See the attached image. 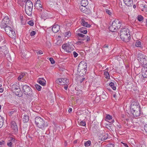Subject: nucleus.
Returning a JSON list of instances; mask_svg holds the SVG:
<instances>
[{
	"instance_id": "6",
	"label": "nucleus",
	"mask_w": 147,
	"mask_h": 147,
	"mask_svg": "<svg viewBox=\"0 0 147 147\" xmlns=\"http://www.w3.org/2000/svg\"><path fill=\"white\" fill-rule=\"evenodd\" d=\"M137 59L140 63L143 65H146L147 63V60L146 57L144 53L141 51L138 52L137 55Z\"/></svg>"
},
{
	"instance_id": "36",
	"label": "nucleus",
	"mask_w": 147,
	"mask_h": 147,
	"mask_svg": "<svg viewBox=\"0 0 147 147\" xmlns=\"http://www.w3.org/2000/svg\"><path fill=\"white\" fill-rule=\"evenodd\" d=\"M64 35L65 37H67L68 38L71 35V33L69 31L67 32H65Z\"/></svg>"
},
{
	"instance_id": "4",
	"label": "nucleus",
	"mask_w": 147,
	"mask_h": 147,
	"mask_svg": "<svg viewBox=\"0 0 147 147\" xmlns=\"http://www.w3.org/2000/svg\"><path fill=\"white\" fill-rule=\"evenodd\" d=\"M130 36L129 34V30L127 28H123L121 29L120 32V37L123 41L126 42L129 40Z\"/></svg>"
},
{
	"instance_id": "57",
	"label": "nucleus",
	"mask_w": 147,
	"mask_h": 147,
	"mask_svg": "<svg viewBox=\"0 0 147 147\" xmlns=\"http://www.w3.org/2000/svg\"><path fill=\"white\" fill-rule=\"evenodd\" d=\"M4 37L2 36H0V42L3 40Z\"/></svg>"
},
{
	"instance_id": "9",
	"label": "nucleus",
	"mask_w": 147,
	"mask_h": 147,
	"mask_svg": "<svg viewBox=\"0 0 147 147\" xmlns=\"http://www.w3.org/2000/svg\"><path fill=\"white\" fill-rule=\"evenodd\" d=\"M7 50V48L5 45L0 47V57H3L6 56L8 53V51Z\"/></svg>"
},
{
	"instance_id": "3",
	"label": "nucleus",
	"mask_w": 147,
	"mask_h": 147,
	"mask_svg": "<svg viewBox=\"0 0 147 147\" xmlns=\"http://www.w3.org/2000/svg\"><path fill=\"white\" fill-rule=\"evenodd\" d=\"M35 122L38 127L43 130L45 129L48 126L47 122L39 117H37L35 118Z\"/></svg>"
},
{
	"instance_id": "31",
	"label": "nucleus",
	"mask_w": 147,
	"mask_h": 147,
	"mask_svg": "<svg viewBox=\"0 0 147 147\" xmlns=\"http://www.w3.org/2000/svg\"><path fill=\"white\" fill-rule=\"evenodd\" d=\"M108 138V135L107 134H106L103 136L101 138H100V139L102 141H104L107 140Z\"/></svg>"
},
{
	"instance_id": "34",
	"label": "nucleus",
	"mask_w": 147,
	"mask_h": 147,
	"mask_svg": "<svg viewBox=\"0 0 147 147\" xmlns=\"http://www.w3.org/2000/svg\"><path fill=\"white\" fill-rule=\"evenodd\" d=\"M109 85L111 87L113 90H115L116 89V87L114 86V84L113 83L111 82L109 84Z\"/></svg>"
},
{
	"instance_id": "32",
	"label": "nucleus",
	"mask_w": 147,
	"mask_h": 147,
	"mask_svg": "<svg viewBox=\"0 0 147 147\" xmlns=\"http://www.w3.org/2000/svg\"><path fill=\"white\" fill-rule=\"evenodd\" d=\"M3 119L0 115V128H1L3 125Z\"/></svg>"
},
{
	"instance_id": "24",
	"label": "nucleus",
	"mask_w": 147,
	"mask_h": 147,
	"mask_svg": "<svg viewBox=\"0 0 147 147\" xmlns=\"http://www.w3.org/2000/svg\"><path fill=\"white\" fill-rule=\"evenodd\" d=\"M125 4L128 6H131L133 3V0H123Z\"/></svg>"
},
{
	"instance_id": "28",
	"label": "nucleus",
	"mask_w": 147,
	"mask_h": 147,
	"mask_svg": "<svg viewBox=\"0 0 147 147\" xmlns=\"http://www.w3.org/2000/svg\"><path fill=\"white\" fill-rule=\"evenodd\" d=\"M81 24L83 26L87 27H90V25L88 24L87 22H86L84 20H82Z\"/></svg>"
},
{
	"instance_id": "58",
	"label": "nucleus",
	"mask_w": 147,
	"mask_h": 147,
	"mask_svg": "<svg viewBox=\"0 0 147 147\" xmlns=\"http://www.w3.org/2000/svg\"><path fill=\"white\" fill-rule=\"evenodd\" d=\"M144 130L146 131V132L147 133V124H146L145 125L144 127Z\"/></svg>"
},
{
	"instance_id": "5",
	"label": "nucleus",
	"mask_w": 147,
	"mask_h": 147,
	"mask_svg": "<svg viewBox=\"0 0 147 147\" xmlns=\"http://www.w3.org/2000/svg\"><path fill=\"white\" fill-rule=\"evenodd\" d=\"M121 25V23L118 20H115L112 25L109 27V30L111 32H115L120 28Z\"/></svg>"
},
{
	"instance_id": "8",
	"label": "nucleus",
	"mask_w": 147,
	"mask_h": 147,
	"mask_svg": "<svg viewBox=\"0 0 147 147\" xmlns=\"http://www.w3.org/2000/svg\"><path fill=\"white\" fill-rule=\"evenodd\" d=\"M71 42H68L62 45V48L64 51L68 53H70L74 49V47L72 45H70Z\"/></svg>"
},
{
	"instance_id": "25",
	"label": "nucleus",
	"mask_w": 147,
	"mask_h": 147,
	"mask_svg": "<svg viewBox=\"0 0 147 147\" xmlns=\"http://www.w3.org/2000/svg\"><path fill=\"white\" fill-rule=\"evenodd\" d=\"M41 2L39 0H37L36 1V3L35 4V5L36 7H39V9L41 11H42L41 9H40V8L41 9L42 8V6L41 4Z\"/></svg>"
},
{
	"instance_id": "59",
	"label": "nucleus",
	"mask_w": 147,
	"mask_h": 147,
	"mask_svg": "<svg viewBox=\"0 0 147 147\" xmlns=\"http://www.w3.org/2000/svg\"><path fill=\"white\" fill-rule=\"evenodd\" d=\"M64 85L65 86L64 87V88L65 89V90H67V88L68 87V85H67V84L66 85Z\"/></svg>"
},
{
	"instance_id": "47",
	"label": "nucleus",
	"mask_w": 147,
	"mask_h": 147,
	"mask_svg": "<svg viewBox=\"0 0 147 147\" xmlns=\"http://www.w3.org/2000/svg\"><path fill=\"white\" fill-rule=\"evenodd\" d=\"M80 124L81 126H85L86 125V123L85 121H82L80 122Z\"/></svg>"
},
{
	"instance_id": "64",
	"label": "nucleus",
	"mask_w": 147,
	"mask_h": 147,
	"mask_svg": "<svg viewBox=\"0 0 147 147\" xmlns=\"http://www.w3.org/2000/svg\"><path fill=\"white\" fill-rule=\"evenodd\" d=\"M78 81H79L80 83H81L83 81L82 79H80V80H78Z\"/></svg>"
},
{
	"instance_id": "49",
	"label": "nucleus",
	"mask_w": 147,
	"mask_h": 147,
	"mask_svg": "<svg viewBox=\"0 0 147 147\" xmlns=\"http://www.w3.org/2000/svg\"><path fill=\"white\" fill-rule=\"evenodd\" d=\"M107 147H114V145L112 144H109L107 145Z\"/></svg>"
},
{
	"instance_id": "18",
	"label": "nucleus",
	"mask_w": 147,
	"mask_h": 147,
	"mask_svg": "<svg viewBox=\"0 0 147 147\" xmlns=\"http://www.w3.org/2000/svg\"><path fill=\"white\" fill-rule=\"evenodd\" d=\"M7 34L11 38H12L15 39L16 38V34L15 31L12 30L9 33Z\"/></svg>"
},
{
	"instance_id": "55",
	"label": "nucleus",
	"mask_w": 147,
	"mask_h": 147,
	"mask_svg": "<svg viewBox=\"0 0 147 147\" xmlns=\"http://www.w3.org/2000/svg\"><path fill=\"white\" fill-rule=\"evenodd\" d=\"M86 42L89 41L90 40V37H89V36H86Z\"/></svg>"
},
{
	"instance_id": "40",
	"label": "nucleus",
	"mask_w": 147,
	"mask_h": 147,
	"mask_svg": "<svg viewBox=\"0 0 147 147\" xmlns=\"http://www.w3.org/2000/svg\"><path fill=\"white\" fill-rule=\"evenodd\" d=\"M105 10L106 12V13L108 14L109 15H111L112 12L109 9H105Z\"/></svg>"
},
{
	"instance_id": "29",
	"label": "nucleus",
	"mask_w": 147,
	"mask_h": 147,
	"mask_svg": "<svg viewBox=\"0 0 147 147\" xmlns=\"http://www.w3.org/2000/svg\"><path fill=\"white\" fill-rule=\"evenodd\" d=\"M41 18H44V19L48 17L47 11H45L44 12H42L41 14Z\"/></svg>"
},
{
	"instance_id": "56",
	"label": "nucleus",
	"mask_w": 147,
	"mask_h": 147,
	"mask_svg": "<svg viewBox=\"0 0 147 147\" xmlns=\"http://www.w3.org/2000/svg\"><path fill=\"white\" fill-rule=\"evenodd\" d=\"M36 53H38L39 55H41L43 54L42 51L41 50H40L38 52Z\"/></svg>"
},
{
	"instance_id": "20",
	"label": "nucleus",
	"mask_w": 147,
	"mask_h": 147,
	"mask_svg": "<svg viewBox=\"0 0 147 147\" xmlns=\"http://www.w3.org/2000/svg\"><path fill=\"white\" fill-rule=\"evenodd\" d=\"M38 83L40 85L44 86L45 85L46 81L43 78H39L38 80Z\"/></svg>"
},
{
	"instance_id": "2",
	"label": "nucleus",
	"mask_w": 147,
	"mask_h": 147,
	"mask_svg": "<svg viewBox=\"0 0 147 147\" xmlns=\"http://www.w3.org/2000/svg\"><path fill=\"white\" fill-rule=\"evenodd\" d=\"M87 64L84 61H81L79 64L78 68V74L80 76H82L86 74L87 71Z\"/></svg>"
},
{
	"instance_id": "41",
	"label": "nucleus",
	"mask_w": 147,
	"mask_h": 147,
	"mask_svg": "<svg viewBox=\"0 0 147 147\" xmlns=\"http://www.w3.org/2000/svg\"><path fill=\"white\" fill-rule=\"evenodd\" d=\"M35 87L36 89L38 91H40L41 90V87L38 84H36L35 85Z\"/></svg>"
},
{
	"instance_id": "7",
	"label": "nucleus",
	"mask_w": 147,
	"mask_h": 147,
	"mask_svg": "<svg viewBox=\"0 0 147 147\" xmlns=\"http://www.w3.org/2000/svg\"><path fill=\"white\" fill-rule=\"evenodd\" d=\"M22 91L27 97H31L32 96L33 92L32 90L30 87L27 85H22Z\"/></svg>"
},
{
	"instance_id": "52",
	"label": "nucleus",
	"mask_w": 147,
	"mask_h": 147,
	"mask_svg": "<svg viewBox=\"0 0 147 147\" xmlns=\"http://www.w3.org/2000/svg\"><path fill=\"white\" fill-rule=\"evenodd\" d=\"M36 32L34 31H32L30 33V35L32 36H34Z\"/></svg>"
},
{
	"instance_id": "30",
	"label": "nucleus",
	"mask_w": 147,
	"mask_h": 147,
	"mask_svg": "<svg viewBox=\"0 0 147 147\" xmlns=\"http://www.w3.org/2000/svg\"><path fill=\"white\" fill-rule=\"evenodd\" d=\"M15 92H13L16 94L18 96H20L21 95V90L20 88L19 87L18 89H17L16 90H15Z\"/></svg>"
},
{
	"instance_id": "39",
	"label": "nucleus",
	"mask_w": 147,
	"mask_h": 147,
	"mask_svg": "<svg viewBox=\"0 0 147 147\" xmlns=\"http://www.w3.org/2000/svg\"><path fill=\"white\" fill-rule=\"evenodd\" d=\"M16 111L15 110L13 109L11 111L9 112V115L10 116H11L14 113H16Z\"/></svg>"
},
{
	"instance_id": "14",
	"label": "nucleus",
	"mask_w": 147,
	"mask_h": 147,
	"mask_svg": "<svg viewBox=\"0 0 147 147\" xmlns=\"http://www.w3.org/2000/svg\"><path fill=\"white\" fill-rule=\"evenodd\" d=\"M9 20L8 17H5L4 18L3 20L1 26H3V25H8Z\"/></svg>"
},
{
	"instance_id": "62",
	"label": "nucleus",
	"mask_w": 147,
	"mask_h": 147,
	"mask_svg": "<svg viewBox=\"0 0 147 147\" xmlns=\"http://www.w3.org/2000/svg\"><path fill=\"white\" fill-rule=\"evenodd\" d=\"M117 128H119V129L121 128V125L119 124V125H117Z\"/></svg>"
},
{
	"instance_id": "16",
	"label": "nucleus",
	"mask_w": 147,
	"mask_h": 147,
	"mask_svg": "<svg viewBox=\"0 0 147 147\" xmlns=\"http://www.w3.org/2000/svg\"><path fill=\"white\" fill-rule=\"evenodd\" d=\"M32 7H25V11L26 14L28 16L32 15Z\"/></svg>"
},
{
	"instance_id": "11",
	"label": "nucleus",
	"mask_w": 147,
	"mask_h": 147,
	"mask_svg": "<svg viewBox=\"0 0 147 147\" xmlns=\"http://www.w3.org/2000/svg\"><path fill=\"white\" fill-rule=\"evenodd\" d=\"M11 127L14 133H16L18 131V127L15 121H12L11 123Z\"/></svg>"
},
{
	"instance_id": "12",
	"label": "nucleus",
	"mask_w": 147,
	"mask_h": 147,
	"mask_svg": "<svg viewBox=\"0 0 147 147\" xmlns=\"http://www.w3.org/2000/svg\"><path fill=\"white\" fill-rule=\"evenodd\" d=\"M86 6H81L80 7V8L82 12L86 14H89L90 12V9L87 8Z\"/></svg>"
},
{
	"instance_id": "26",
	"label": "nucleus",
	"mask_w": 147,
	"mask_h": 147,
	"mask_svg": "<svg viewBox=\"0 0 147 147\" xmlns=\"http://www.w3.org/2000/svg\"><path fill=\"white\" fill-rule=\"evenodd\" d=\"M19 86L16 84H13L11 85V90L12 92H15V90L18 89Z\"/></svg>"
},
{
	"instance_id": "22",
	"label": "nucleus",
	"mask_w": 147,
	"mask_h": 147,
	"mask_svg": "<svg viewBox=\"0 0 147 147\" xmlns=\"http://www.w3.org/2000/svg\"><path fill=\"white\" fill-rule=\"evenodd\" d=\"M15 141V139L14 138L11 137L10 140L8 141V142L7 143V145L9 147H12V146L13 143H14Z\"/></svg>"
},
{
	"instance_id": "10",
	"label": "nucleus",
	"mask_w": 147,
	"mask_h": 147,
	"mask_svg": "<svg viewBox=\"0 0 147 147\" xmlns=\"http://www.w3.org/2000/svg\"><path fill=\"white\" fill-rule=\"evenodd\" d=\"M56 82L57 84L60 85H64L67 84L69 82V81L66 78H62L57 79Z\"/></svg>"
},
{
	"instance_id": "27",
	"label": "nucleus",
	"mask_w": 147,
	"mask_h": 147,
	"mask_svg": "<svg viewBox=\"0 0 147 147\" xmlns=\"http://www.w3.org/2000/svg\"><path fill=\"white\" fill-rule=\"evenodd\" d=\"M88 4V2L87 0H82L81 1V6H86Z\"/></svg>"
},
{
	"instance_id": "43",
	"label": "nucleus",
	"mask_w": 147,
	"mask_h": 147,
	"mask_svg": "<svg viewBox=\"0 0 147 147\" xmlns=\"http://www.w3.org/2000/svg\"><path fill=\"white\" fill-rule=\"evenodd\" d=\"M49 60L51 62V64H54L55 63V61L54 59L52 57L50 58L49 59Z\"/></svg>"
},
{
	"instance_id": "61",
	"label": "nucleus",
	"mask_w": 147,
	"mask_h": 147,
	"mask_svg": "<svg viewBox=\"0 0 147 147\" xmlns=\"http://www.w3.org/2000/svg\"><path fill=\"white\" fill-rule=\"evenodd\" d=\"M72 109L71 108H69V110H68V112H69V113H70V112H71L72 111Z\"/></svg>"
},
{
	"instance_id": "48",
	"label": "nucleus",
	"mask_w": 147,
	"mask_h": 147,
	"mask_svg": "<svg viewBox=\"0 0 147 147\" xmlns=\"http://www.w3.org/2000/svg\"><path fill=\"white\" fill-rule=\"evenodd\" d=\"M79 31L84 34H86L87 33V31L86 30H80Z\"/></svg>"
},
{
	"instance_id": "17",
	"label": "nucleus",
	"mask_w": 147,
	"mask_h": 147,
	"mask_svg": "<svg viewBox=\"0 0 147 147\" xmlns=\"http://www.w3.org/2000/svg\"><path fill=\"white\" fill-rule=\"evenodd\" d=\"M2 28L5 29V31L6 32L7 34L9 33V32L13 30L12 28L8 26V25L6 26L4 25L3 26H2Z\"/></svg>"
},
{
	"instance_id": "54",
	"label": "nucleus",
	"mask_w": 147,
	"mask_h": 147,
	"mask_svg": "<svg viewBox=\"0 0 147 147\" xmlns=\"http://www.w3.org/2000/svg\"><path fill=\"white\" fill-rule=\"evenodd\" d=\"M5 144V141L4 140H2L0 141V145H2L4 144Z\"/></svg>"
},
{
	"instance_id": "23",
	"label": "nucleus",
	"mask_w": 147,
	"mask_h": 147,
	"mask_svg": "<svg viewBox=\"0 0 147 147\" xmlns=\"http://www.w3.org/2000/svg\"><path fill=\"white\" fill-rule=\"evenodd\" d=\"M25 7H33V3L30 0H27L26 4L25 6Z\"/></svg>"
},
{
	"instance_id": "50",
	"label": "nucleus",
	"mask_w": 147,
	"mask_h": 147,
	"mask_svg": "<svg viewBox=\"0 0 147 147\" xmlns=\"http://www.w3.org/2000/svg\"><path fill=\"white\" fill-rule=\"evenodd\" d=\"M73 55L75 57H76L78 56V54L75 51H74L73 53Z\"/></svg>"
},
{
	"instance_id": "63",
	"label": "nucleus",
	"mask_w": 147,
	"mask_h": 147,
	"mask_svg": "<svg viewBox=\"0 0 147 147\" xmlns=\"http://www.w3.org/2000/svg\"><path fill=\"white\" fill-rule=\"evenodd\" d=\"M125 147H128V145L125 143H123Z\"/></svg>"
},
{
	"instance_id": "46",
	"label": "nucleus",
	"mask_w": 147,
	"mask_h": 147,
	"mask_svg": "<svg viewBox=\"0 0 147 147\" xmlns=\"http://www.w3.org/2000/svg\"><path fill=\"white\" fill-rule=\"evenodd\" d=\"M28 24L31 26H33L34 25V23L32 20H30L28 22Z\"/></svg>"
},
{
	"instance_id": "42",
	"label": "nucleus",
	"mask_w": 147,
	"mask_h": 147,
	"mask_svg": "<svg viewBox=\"0 0 147 147\" xmlns=\"http://www.w3.org/2000/svg\"><path fill=\"white\" fill-rule=\"evenodd\" d=\"M104 74L105 75V77L107 78H109V76L108 72L107 71L104 72Z\"/></svg>"
},
{
	"instance_id": "1",
	"label": "nucleus",
	"mask_w": 147,
	"mask_h": 147,
	"mask_svg": "<svg viewBox=\"0 0 147 147\" xmlns=\"http://www.w3.org/2000/svg\"><path fill=\"white\" fill-rule=\"evenodd\" d=\"M131 112L134 116L138 117L140 114V109L138 102H132L131 105Z\"/></svg>"
},
{
	"instance_id": "44",
	"label": "nucleus",
	"mask_w": 147,
	"mask_h": 147,
	"mask_svg": "<svg viewBox=\"0 0 147 147\" xmlns=\"http://www.w3.org/2000/svg\"><path fill=\"white\" fill-rule=\"evenodd\" d=\"M143 18L142 16L140 15L138 17V20L139 21H141L143 19Z\"/></svg>"
},
{
	"instance_id": "37",
	"label": "nucleus",
	"mask_w": 147,
	"mask_h": 147,
	"mask_svg": "<svg viewBox=\"0 0 147 147\" xmlns=\"http://www.w3.org/2000/svg\"><path fill=\"white\" fill-rule=\"evenodd\" d=\"M76 36L77 37H80L82 38H86V36L80 33L76 35Z\"/></svg>"
},
{
	"instance_id": "35",
	"label": "nucleus",
	"mask_w": 147,
	"mask_h": 147,
	"mask_svg": "<svg viewBox=\"0 0 147 147\" xmlns=\"http://www.w3.org/2000/svg\"><path fill=\"white\" fill-rule=\"evenodd\" d=\"M25 75V74L24 73H22L20 75L18 78V80L19 81H20L22 79V78Z\"/></svg>"
},
{
	"instance_id": "21",
	"label": "nucleus",
	"mask_w": 147,
	"mask_h": 147,
	"mask_svg": "<svg viewBox=\"0 0 147 147\" xmlns=\"http://www.w3.org/2000/svg\"><path fill=\"white\" fill-rule=\"evenodd\" d=\"M29 116L27 114H24L23 115L22 120L23 122L24 123H26L28 122L29 120Z\"/></svg>"
},
{
	"instance_id": "13",
	"label": "nucleus",
	"mask_w": 147,
	"mask_h": 147,
	"mask_svg": "<svg viewBox=\"0 0 147 147\" xmlns=\"http://www.w3.org/2000/svg\"><path fill=\"white\" fill-rule=\"evenodd\" d=\"M138 6L142 11L146 10V5L143 2H141L138 4Z\"/></svg>"
},
{
	"instance_id": "19",
	"label": "nucleus",
	"mask_w": 147,
	"mask_h": 147,
	"mask_svg": "<svg viewBox=\"0 0 147 147\" xmlns=\"http://www.w3.org/2000/svg\"><path fill=\"white\" fill-rule=\"evenodd\" d=\"M60 29V27L58 25H55L53 26L52 27V31L55 33L58 32Z\"/></svg>"
},
{
	"instance_id": "33",
	"label": "nucleus",
	"mask_w": 147,
	"mask_h": 147,
	"mask_svg": "<svg viewBox=\"0 0 147 147\" xmlns=\"http://www.w3.org/2000/svg\"><path fill=\"white\" fill-rule=\"evenodd\" d=\"M135 45L137 47H141V42L139 40H137L136 43Z\"/></svg>"
},
{
	"instance_id": "51",
	"label": "nucleus",
	"mask_w": 147,
	"mask_h": 147,
	"mask_svg": "<svg viewBox=\"0 0 147 147\" xmlns=\"http://www.w3.org/2000/svg\"><path fill=\"white\" fill-rule=\"evenodd\" d=\"M78 39L79 40H86V38H82L80 37H78Z\"/></svg>"
},
{
	"instance_id": "15",
	"label": "nucleus",
	"mask_w": 147,
	"mask_h": 147,
	"mask_svg": "<svg viewBox=\"0 0 147 147\" xmlns=\"http://www.w3.org/2000/svg\"><path fill=\"white\" fill-rule=\"evenodd\" d=\"M142 74L143 78H146L147 77V67H144L142 68Z\"/></svg>"
},
{
	"instance_id": "38",
	"label": "nucleus",
	"mask_w": 147,
	"mask_h": 147,
	"mask_svg": "<svg viewBox=\"0 0 147 147\" xmlns=\"http://www.w3.org/2000/svg\"><path fill=\"white\" fill-rule=\"evenodd\" d=\"M91 142L90 140H88L84 143V146H88L90 145Z\"/></svg>"
},
{
	"instance_id": "45",
	"label": "nucleus",
	"mask_w": 147,
	"mask_h": 147,
	"mask_svg": "<svg viewBox=\"0 0 147 147\" xmlns=\"http://www.w3.org/2000/svg\"><path fill=\"white\" fill-rule=\"evenodd\" d=\"M106 119L110 120L112 119V117L110 115H108L106 116Z\"/></svg>"
},
{
	"instance_id": "60",
	"label": "nucleus",
	"mask_w": 147,
	"mask_h": 147,
	"mask_svg": "<svg viewBox=\"0 0 147 147\" xmlns=\"http://www.w3.org/2000/svg\"><path fill=\"white\" fill-rule=\"evenodd\" d=\"M84 28H85V27H82L81 28H80L79 29V31H80V30H84Z\"/></svg>"
},
{
	"instance_id": "53",
	"label": "nucleus",
	"mask_w": 147,
	"mask_h": 147,
	"mask_svg": "<svg viewBox=\"0 0 147 147\" xmlns=\"http://www.w3.org/2000/svg\"><path fill=\"white\" fill-rule=\"evenodd\" d=\"M83 42L81 41H78L77 42L76 44L78 45H80L83 44Z\"/></svg>"
}]
</instances>
